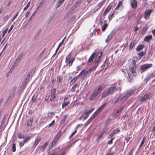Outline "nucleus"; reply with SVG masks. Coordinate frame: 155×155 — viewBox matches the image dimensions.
<instances>
[{
  "mask_svg": "<svg viewBox=\"0 0 155 155\" xmlns=\"http://www.w3.org/2000/svg\"><path fill=\"white\" fill-rule=\"evenodd\" d=\"M102 53L101 52H99L97 53L96 55L94 61V64L92 67L94 70L98 66L99 63L101 62L100 58L101 57Z\"/></svg>",
  "mask_w": 155,
  "mask_h": 155,
  "instance_id": "f257e3e1",
  "label": "nucleus"
},
{
  "mask_svg": "<svg viewBox=\"0 0 155 155\" xmlns=\"http://www.w3.org/2000/svg\"><path fill=\"white\" fill-rule=\"evenodd\" d=\"M116 88L115 87H109L106 91L104 92L102 95L101 97L104 98L108 95L112 94L114 91H115Z\"/></svg>",
  "mask_w": 155,
  "mask_h": 155,
  "instance_id": "f03ea898",
  "label": "nucleus"
},
{
  "mask_svg": "<svg viewBox=\"0 0 155 155\" xmlns=\"http://www.w3.org/2000/svg\"><path fill=\"white\" fill-rule=\"evenodd\" d=\"M134 92L135 90L133 89H131L127 91L126 92L125 95L122 97L121 99L122 100H124L127 98L129 97L132 95Z\"/></svg>",
  "mask_w": 155,
  "mask_h": 155,
  "instance_id": "7ed1b4c3",
  "label": "nucleus"
},
{
  "mask_svg": "<svg viewBox=\"0 0 155 155\" xmlns=\"http://www.w3.org/2000/svg\"><path fill=\"white\" fill-rule=\"evenodd\" d=\"M152 66V64H145L142 65L140 68V71L141 73L146 71L148 68Z\"/></svg>",
  "mask_w": 155,
  "mask_h": 155,
  "instance_id": "20e7f679",
  "label": "nucleus"
},
{
  "mask_svg": "<svg viewBox=\"0 0 155 155\" xmlns=\"http://www.w3.org/2000/svg\"><path fill=\"white\" fill-rule=\"evenodd\" d=\"M61 132L60 131L56 135L51 143L53 144H54H54L57 142V141L59 139L61 136Z\"/></svg>",
  "mask_w": 155,
  "mask_h": 155,
  "instance_id": "39448f33",
  "label": "nucleus"
},
{
  "mask_svg": "<svg viewBox=\"0 0 155 155\" xmlns=\"http://www.w3.org/2000/svg\"><path fill=\"white\" fill-rule=\"evenodd\" d=\"M93 110V109H92L91 110H90L87 112H86L82 114V115L83 118V120H85L88 117L89 114L91 113Z\"/></svg>",
  "mask_w": 155,
  "mask_h": 155,
  "instance_id": "423d86ee",
  "label": "nucleus"
},
{
  "mask_svg": "<svg viewBox=\"0 0 155 155\" xmlns=\"http://www.w3.org/2000/svg\"><path fill=\"white\" fill-rule=\"evenodd\" d=\"M115 33L114 31H112L110 35L108 36L107 38L105 40V42L107 43L108 42L112 39V37L114 35Z\"/></svg>",
  "mask_w": 155,
  "mask_h": 155,
  "instance_id": "0eeeda50",
  "label": "nucleus"
},
{
  "mask_svg": "<svg viewBox=\"0 0 155 155\" xmlns=\"http://www.w3.org/2000/svg\"><path fill=\"white\" fill-rule=\"evenodd\" d=\"M97 93L95 91H94L93 93L90 97V101H92L95 99L96 97L98 95Z\"/></svg>",
  "mask_w": 155,
  "mask_h": 155,
  "instance_id": "6e6552de",
  "label": "nucleus"
},
{
  "mask_svg": "<svg viewBox=\"0 0 155 155\" xmlns=\"http://www.w3.org/2000/svg\"><path fill=\"white\" fill-rule=\"evenodd\" d=\"M130 4L132 8H137V2L136 0H130Z\"/></svg>",
  "mask_w": 155,
  "mask_h": 155,
  "instance_id": "1a4fd4ad",
  "label": "nucleus"
},
{
  "mask_svg": "<svg viewBox=\"0 0 155 155\" xmlns=\"http://www.w3.org/2000/svg\"><path fill=\"white\" fill-rule=\"evenodd\" d=\"M152 11V10L151 9H149L146 11L145 12V18L147 19L148 18V17L149 16Z\"/></svg>",
  "mask_w": 155,
  "mask_h": 155,
  "instance_id": "9d476101",
  "label": "nucleus"
},
{
  "mask_svg": "<svg viewBox=\"0 0 155 155\" xmlns=\"http://www.w3.org/2000/svg\"><path fill=\"white\" fill-rule=\"evenodd\" d=\"M45 0H41L37 6L36 9V10H37V11H38L40 10L42 5H44V3L45 2Z\"/></svg>",
  "mask_w": 155,
  "mask_h": 155,
  "instance_id": "9b49d317",
  "label": "nucleus"
},
{
  "mask_svg": "<svg viewBox=\"0 0 155 155\" xmlns=\"http://www.w3.org/2000/svg\"><path fill=\"white\" fill-rule=\"evenodd\" d=\"M136 69V67L135 65L134 67H131L130 68V72L134 76H135L136 75V72L135 71Z\"/></svg>",
  "mask_w": 155,
  "mask_h": 155,
  "instance_id": "f8f14e48",
  "label": "nucleus"
},
{
  "mask_svg": "<svg viewBox=\"0 0 155 155\" xmlns=\"http://www.w3.org/2000/svg\"><path fill=\"white\" fill-rule=\"evenodd\" d=\"M97 54L95 52H94L89 58L88 60V63L92 62L93 59L96 55Z\"/></svg>",
  "mask_w": 155,
  "mask_h": 155,
  "instance_id": "ddd939ff",
  "label": "nucleus"
},
{
  "mask_svg": "<svg viewBox=\"0 0 155 155\" xmlns=\"http://www.w3.org/2000/svg\"><path fill=\"white\" fill-rule=\"evenodd\" d=\"M105 130H103L101 131V132L100 134L98 135V137L97 138V141H98L102 137V136L104 135V134L105 133Z\"/></svg>",
  "mask_w": 155,
  "mask_h": 155,
  "instance_id": "4468645a",
  "label": "nucleus"
},
{
  "mask_svg": "<svg viewBox=\"0 0 155 155\" xmlns=\"http://www.w3.org/2000/svg\"><path fill=\"white\" fill-rule=\"evenodd\" d=\"M48 142L47 141L43 145H42L41 147V152H43L44 151L46 147L48 144Z\"/></svg>",
  "mask_w": 155,
  "mask_h": 155,
  "instance_id": "2eb2a0df",
  "label": "nucleus"
},
{
  "mask_svg": "<svg viewBox=\"0 0 155 155\" xmlns=\"http://www.w3.org/2000/svg\"><path fill=\"white\" fill-rule=\"evenodd\" d=\"M135 42V41H133L131 42L130 44V47L129 51H131L133 47L136 44Z\"/></svg>",
  "mask_w": 155,
  "mask_h": 155,
  "instance_id": "dca6fc26",
  "label": "nucleus"
},
{
  "mask_svg": "<svg viewBox=\"0 0 155 155\" xmlns=\"http://www.w3.org/2000/svg\"><path fill=\"white\" fill-rule=\"evenodd\" d=\"M148 28V25H146L145 26L143 27L141 33L143 35L146 33V32Z\"/></svg>",
  "mask_w": 155,
  "mask_h": 155,
  "instance_id": "f3484780",
  "label": "nucleus"
},
{
  "mask_svg": "<svg viewBox=\"0 0 155 155\" xmlns=\"http://www.w3.org/2000/svg\"><path fill=\"white\" fill-rule=\"evenodd\" d=\"M111 8V7L110 6H108L105 9L104 13L103 15L104 16L107 13L110 11Z\"/></svg>",
  "mask_w": 155,
  "mask_h": 155,
  "instance_id": "a211bd4d",
  "label": "nucleus"
},
{
  "mask_svg": "<svg viewBox=\"0 0 155 155\" xmlns=\"http://www.w3.org/2000/svg\"><path fill=\"white\" fill-rule=\"evenodd\" d=\"M103 89V87L101 86H99L98 87L97 89H95L94 91H95L98 94L99 93L101 92Z\"/></svg>",
  "mask_w": 155,
  "mask_h": 155,
  "instance_id": "6ab92c4d",
  "label": "nucleus"
},
{
  "mask_svg": "<svg viewBox=\"0 0 155 155\" xmlns=\"http://www.w3.org/2000/svg\"><path fill=\"white\" fill-rule=\"evenodd\" d=\"M107 104L106 102L104 103L103 105H101L97 109L98 112H100L107 105Z\"/></svg>",
  "mask_w": 155,
  "mask_h": 155,
  "instance_id": "aec40b11",
  "label": "nucleus"
},
{
  "mask_svg": "<svg viewBox=\"0 0 155 155\" xmlns=\"http://www.w3.org/2000/svg\"><path fill=\"white\" fill-rule=\"evenodd\" d=\"M23 55V52H22L20 54V55L18 56L17 59L16 60V61L17 63H18L22 58Z\"/></svg>",
  "mask_w": 155,
  "mask_h": 155,
  "instance_id": "412c9836",
  "label": "nucleus"
},
{
  "mask_svg": "<svg viewBox=\"0 0 155 155\" xmlns=\"http://www.w3.org/2000/svg\"><path fill=\"white\" fill-rule=\"evenodd\" d=\"M144 45H139L136 49V50L137 51H139L140 50H142L144 48Z\"/></svg>",
  "mask_w": 155,
  "mask_h": 155,
  "instance_id": "4be33fe9",
  "label": "nucleus"
},
{
  "mask_svg": "<svg viewBox=\"0 0 155 155\" xmlns=\"http://www.w3.org/2000/svg\"><path fill=\"white\" fill-rule=\"evenodd\" d=\"M152 38V36L151 35H149L148 36H147L144 39V41H145L148 42L150 39Z\"/></svg>",
  "mask_w": 155,
  "mask_h": 155,
  "instance_id": "5701e85b",
  "label": "nucleus"
},
{
  "mask_svg": "<svg viewBox=\"0 0 155 155\" xmlns=\"http://www.w3.org/2000/svg\"><path fill=\"white\" fill-rule=\"evenodd\" d=\"M32 122H33V119H29L28 120V121L27 122V126H31L32 124Z\"/></svg>",
  "mask_w": 155,
  "mask_h": 155,
  "instance_id": "b1692460",
  "label": "nucleus"
},
{
  "mask_svg": "<svg viewBox=\"0 0 155 155\" xmlns=\"http://www.w3.org/2000/svg\"><path fill=\"white\" fill-rule=\"evenodd\" d=\"M124 109L123 107H122L120 109L117 110L116 112V114H115L114 116H118L120 114V112Z\"/></svg>",
  "mask_w": 155,
  "mask_h": 155,
  "instance_id": "393cba45",
  "label": "nucleus"
},
{
  "mask_svg": "<svg viewBox=\"0 0 155 155\" xmlns=\"http://www.w3.org/2000/svg\"><path fill=\"white\" fill-rule=\"evenodd\" d=\"M104 2L105 1L104 0L102 1L99 3L97 5V6H98V8H97L95 11H94V12H95L97 10L100 8L104 4Z\"/></svg>",
  "mask_w": 155,
  "mask_h": 155,
  "instance_id": "a878e982",
  "label": "nucleus"
},
{
  "mask_svg": "<svg viewBox=\"0 0 155 155\" xmlns=\"http://www.w3.org/2000/svg\"><path fill=\"white\" fill-rule=\"evenodd\" d=\"M153 74H150L147 77L144 79V81H149L151 78L153 77Z\"/></svg>",
  "mask_w": 155,
  "mask_h": 155,
  "instance_id": "bb28decb",
  "label": "nucleus"
},
{
  "mask_svg": "<svg viewBox=\"0 0 155 155\" xmlns=\"http://www.w3.org/2000/svg\"><path fill=\"white\" fill-rule=\"evenodd\" d=\"M108 25L107 23H104L102 27V30L103 31H104L106 30L107 27L108 26Z\"/></svg>",
  "mask_w": 155,
  "mask_h": 155,
  "instance_id": "cd10ccee",
  "label": "nucleus"
},
{
  "mask_svg": "<svg viewBox=\"0 0 155 155\" xmlns=\"http://www.w3.org/2000/svg\"><path fill=\"white\" fill-rule=\"evenodd\" d=\"M58 2L57 3V7H56V8L59 7L62 4V3L64 1V0H58Z\"/></svg>",
  "mask_w": 155,
  "mask_h": 155,
  "instance_id": "c85d7f7f",
  "label": "nucleus"
},
{
  "mask_svg": "<svg viewBox=\"0 0 155 155\" xmlns=\"http://www.w3.org/2000/svg\"><path fill=\"white\" fill-rule=\"evenodd\" d=\"M75 9L73 7H72L67 13V15H68L69 14H70L72 13Z\"/></svg>",
  "mask_w": 155,
  "mask_h": 155,
  "instance_id": "c756f323",
  "label": "nucleus"
},
{
  "mask_svg": "<svg viewBox=\"0 0 155 155\" xmlns=\"http://www.w3.org/2000/svg\"><path fill=\"white\" fill-rule=\"evenodd\" d=\"M41 140V138H36L35 141V143L34 145L35 146H36L40 142Z\"/></svg>",
  "mask_w": 155,
  "mask_h": 155,
  "instance_id": "7c9ffc66",
  "label": "nucleus"
},
{
  "mask_svg": "<svg viewBox=\"0 0 155 155\" xmlns=\"http://www.w3.org/2000/svg\"><path fill=\"white\" fill-rule=\"evenodd\" d=\"M74 58H71L70 59L68 63L69 66H71L72 65V63L74 61Z\"/></svg>",
  "mask_w": 155,
  "mask_h": 155,
  "instance_id": "2f4dec72",
  "label": "nucleus"
},
{
  "mask_svg": "<svg viewBox=\"0 0 155 155\" xmlns=\"http://www.w3.org/2000/svg\"><path fill=\"white\" fill-rule=\"evenodd\" d=\"M57 149H56L55 151L51 155H58V153L57 151ZM65 152H64L62 153L61 154L59 155H65Z\"/></svg>",
  "mask_w": 155,
  "mask_h": 155,
  "instance_id": "473e14b6",
  "label": "nucleus"
},
{
  "mask_svg": "<svg viewBox=\"0 0 155 155\" xmlns=\"http://www.w3.org/2000/svg\"><path fill=\"white\" fill-rule=\"evenodd\" d=\"M5 122V119H3L2 120L1 124L0 126V131L2 130V127H3L4 124Z\"/></svg>",
  "mask_w": 155,
  "mask_h": 155,
  "instance_id": "72a5a7b5",
  "label": "nucleus"
},
{
  "mask_svg": "<svg viewBox=\"0 0 155 155\" xmlns=\"http://www.w3.org/2000/svg\"><path fill=\"white\" fill-rule=\"evenodd\" d=\"M148 96L147 95H144L141 99L140 101L141 102L144 101L147 99Z\"/></svg>",
  "mask_w": 155,
  "mask_h": 155,
  "instance_id": "f704fd0d",
  "label": "nucleus"
},
{
  "mask_svg": "<svg viewBox=\"0 0 155 155\" xmlns=\"http://www.w3.org/2000/svg\"><path fill=\"white\" fill-rule=\"evenodd\" d=\"M128 77H129V78H128V81L130 83L131 82H132V80H133V77L132 76V75L130 73H129L128 74Z\"/></svg>",
  "mask_w": 155,
  "mask_h": 155,
  "instance_id": "c9c22d12",
  "label": "nucleus"
},
{
  "mask_svg": "<svg viewBox=\"0 0 155 155\" xmlns=\"http://www.w3.org/2000/svg\"><path fill=\"white\" fill-rule=\"evenodd\" d=\"M70 103V102L69 101H68L67 102H65L64 101L62 104V107L63 109L64 107H65L66 106H68V104Z\"/></svg>",
  "mask_w": 155,
  "mask_h": 155,
  "instance_id": "e433bc0d",
  "label": "nucleus"
},
{
  "mask_svg": "<svg viewBox=\"0 0 155 155\" xmlns=\"http://www.w3.org/2000/svg\"><path fill=\"white\" fill-rule=\"evenodd\" d=\"M62 80V78L60 76H58L57 77V82H58L59 83H60Z\"/></svg>",
  "mask_w": 155,
  "mask_h": 155,
  "instance_id": "4c0bfd02",
  "label": "nucleus"
},
{
  "mask_svg": "<svg viewBox=\"0 0 155 155\" xmlns=\"http://www.w3.org/2000/svg\"><path fill=\"white\" fill-rule=\"evenodd\" d=\"M123 2V1H120L119 2L116 8L115 9L118 8H119L120 7V6H121V5H122V4H123L122 2Z\"/></svg>",
  "mask_w": 155,
  "mask_h": 155,
  "instance_id": "58836bf2",
  "label": "nucleus"
},
{
  "mask_svg": "<svg viewBox=\"0 0 155 155\" xmlns=\"http://www.w3.org/2000/svg\"><path fill=\"white\" fill-rule=\"evenodd\" d=\"M35 68H34L32 70L28 72V73L31 74V75H32V74H33L35 73Z\"/></svg>",
  "mask_w": 155,
  "mask_h": 155,
  "instance_id": "ea45409f",
  "label": "nucleus"
},
{
  "mask_svg": "<svg viewBox=\"0 0 155 155\" xmlns=\"http://www.w3.org/2000/svg\"><path fill=\"white\" fill-rule=\"evenodd\" d=\"M75 16L74 15L72 16L69 20L68 22L69 23H71L72 21H73L75 18Z\"/></svg>",
  "mask_w": 155,
  "mask_h": 155,
  "instance_id": "a19ab883",
  "label": "nucleus"
},
{
  "mask_svg": "<svg viewBox=\"0 0 155 155\" xmlns=\"http://www.w3.org/2000/svg\"><path fill=\"white\" fill-rule=\"evenodd\" d=\"M71 54L70 53L69 54H68V55L66 57V59H65V61L66 62H67L68 61L71 57Z\"/></svg>",
  "mask_w": 155,
  "mask_h": 155,
  "instance_id": "79ce46f5",
  "label": "nucleus"
},
{
  "mask_svg": "<svg viewBox=\"0 0 155 155\" xmlns=\"http://www.w3.org/2000/svg\"><path fill=\"white\" fill-rule=\"evenodd\" d=\"M55 98V95L51 94L50 100L51 101H54Z\"/></svg>",
  "mask_w": 155,
  "mask_h": 155,
  "instance_id": "37998d69",
  "label": "nucleus"
},
{
  "mask_svg": "<svg viewBox=\"0 0 155 155\" xmlns=\"http://www.w3.org/2000/svg\"><path fill=\"white\" fill-rule=\"evenodd\" d=\"M77 84H75L74 86L72 87L71 91L72 92H74L75 91V89L77 87Z\"/></svg>",
  "mask_w": 155,
  "mask_h": 155,
  "instance_id": "c03bdc74",
  "label": "nucleus"
},
{
  "mask_svg": "<svg viewBox=\"0 0 155 155\" xmlns=\"http://www.w3.org/2000/svg\"><path fill=\"white\" fill-rule=\"evenodd\" d=\"M82 1L83 0H78V1H76L75 3L78 5V6H79L81 4Z\"/></svg>",
  "mask_w": 155,
  "mask_h": 155,
  "instance_id": "a18cd8bd",
  "label": "nucleus"
},
{
  "mask_svg": "<svg viewBox=\"0 0 155 155\" xmlns=\"http://www.w3.org/2000/svg\"><path fill=\"white\" fill-rule=\"evenodd\" d=\"M37 99V97L35 96V95H34L33 96L32 100L31 102L32 103H34Z\"/></svg>",
  "mask_w": 155,
  "mask_h": 155,
  "instance_id": "49530a36",
  "label": "nucleus"
},
{
  "mask_svg": "<svg viewBox=\"0 0 155 155\" xmlns=\"http://www.w3.org/2000/svg\"><path fill=\"white\" fill-rule=\"evenodd\" d=\"M99 112H98V110H97L92 115V116L91 117H92L93 119L94 117H95L96 116H97Z\"/></svg>",
  "mask_w": 155,
  "mask_h": 155,
  "instance_id": "de8ad7c7",
  "label": "nucleus"
},
{
  "mask_svg": "<svg viewBox=\"0 0 155 155\" xmlns=\"http://www.w3.org/2000/svg\"><path fill=\"white\" fill-rule=\"evenodd\" d=\"M12 150L14 152H15L16 150V145L15 143L12 144Z\"/></svg>",
  "mask_w": 155,
  "mask_h": 155,
  "instance_id": "09e8293b",
  "label": "nucleus"
},
{
  "mask_svg": "<svg viewBox=\"0 0 155 155\" xmlns=\"http://www.w3.org/2000/svg\"><path fill=\"white\" fill-rule=\"evenodd\" d=\"M78 76H76L73 78V79L71 81V82L73 83H74L78 79Z\"/></svg>",
  "mask_w": 155,
  "mask_h": 155,
  "instance_id": "8fccbe9b",
  "label": "nucleus"
},
{
  "mask_svg": "<svg viewBox=\"0 0 155 155\" xmlns=\"http://www.w3.org/2000/svg\"><path fill=\"white\" fill-rule=\"evenodd\" d=\"M30 4V2H28V4H27V5H26V6L24 8V9H23L24 11H25L27 9H28V8Z\"/></svg>",
  "mask_w": 155,
  "mask_h": 155,
  "instance_id": "3c124183",
  "label": "nucleus"
},
{
  "mask_svg": "<svg viewBox=\"0 0 155 155\" xmlns=\"http://www.w3.org/2000/svg\"><path fill=\"white\" fill-rule=\"evenodd\" d=\"M92 119L93 118H92V117H91L89 119V120L87 121V122L85 123V125L86 126L87 125L89 124V123L92 120Z\"/></svg>",
  "mask_w": 155,
  "mask_h": 155,
  "instance_id": "603ef678",
  "label": "nucleus"
},
{
  "mask_svg": "<svg viewBox=\"0 0 155 155\" xmlns=\"http://www.w3.org/2000/svg\"><path fill=\"white\" fill-rule=\"evenodd\" d=\"M113 131L115 134L117 133H118L120 131V130L119 128H117L115 130H114Z\"/></svg>",
  "mask_w": 155,
  "mask_h": 155,
  "instance_id": "864d4df0",
  "label": "nucleus"
},
{
  "mask_svg": "<svg viewBox=\"0 0 155 155\" xmlns=\"http://www.w3.org/2000/svg\"><path fill=\"white\" fill-rule=\"evenodd\" d=\"M18 137L20 139L24 138V135L21 133H20L18 134Z\"/></svg>",
  "mask_w": 155,
  "mask_h": 155,
  "instance_id": "5fc2aeb1",
  "label": "nucleus"
},
{
  "mask_svg": "<svg viewBox=\"0 0 155 155\" xmlns=\"http://www.w3.org/2000/svg\"><path fill=\"white\" fill-rule=\"evenodd\" d=\"M31 138V137H30L27 136L26 138H25L24 140L26 142H27L28 140H30Z\"/></svg>",
  "mask_w": 155,
  "mask_h": 155,
  "instance_id": "6e6d98bb",
  "label": "nucleus"
},
{
  "mask_svg": "<svg viewBox=\"0 0 155 155\" xmlns=\"http://www.w3.org/2000/svg\"><path fill=\"white\" fill-rule=\"evenodd\" d=\"M144 139H145V137L143 138L142 140L141 141V143H140V147H141L143 145V144L144 143V142H145Z\"/></svg>",
  "mask_w": 155,
  "mask_h": 155,
  "instance_id": "4d7b16f0",
  "label": "nucleus"
},
{
  "mask_svg": "<svg viewBox=\"0 0 155 155\" xmlns=\"http://www.w3.org/2000/svg\"><path fill=\"white\" fill-rule=\"evenodd\" d=\"M145 53L143 51H141L138 53V55L140 56H143L145 54Z\"/></svg>",
  "mask_w": 155,
  "mask_h": 155,
  "instance_id": "13d9d810",
  "label": "nucleus"
},
{
  "mask_svg": "<svg viewBox=\"0 0 155 155\" xmlns=\"http://www.w3.org/2000/svg\"><path fill=\"white\" fill-rule=\"evenodd\" d=\"M56 91L55 88H53L51 90V94L55 95V93Z\"/></svg>",
  "mask_w": 155,
  "mask_h": 155,
  "instance_id": "bf43d9fd",
  "label": "nucleus"
},
{
  "mask_svg": "<svg viewBox=\"0 0 155 155\" xmlns=\"http://www.w3.org/2000/svg\"><path fill=\"white\" fill-rule=\"evenodd\" d=\"M135 58H134V59H133V61H132V63L134 64V65H135V64H136V61L137 60H138V59L137 58H136V60H135Z\"/></svg>",
  "mask_w": 155,
  "mask_h": 155,
  "instance_id": "052dcab7",
  "label": "nucleus"
},
{
  "mask_svg": "<svg viewBox=\"0 0 155 155\" xmlns=\"http://www.w3.org/2000/svg\"><path fill=\"white\" fill-rule=\"evenodd\" d=\"M113 15V13L111 14L108 17V18L110 21L112 19V17Z\"/></svg>",
  "mask_w": 155,
  "mask_h": 155,
  "instance_id": "680f3d73",
  "label": "nucleus"
},
{
  "mask_svg": "<svg viewBox=\"0 0 155 155\" xmlns=\"http://www.w3.org/2000/svg\"><path fill=\"white\" fill-rule=\"evenodd\" d=\"M114 139V137L112 138L108 142V144H111L113 142V140Z\"/></svg>",
  "mask_w": 155,
  "mask_h": 155,
  "instance_id": "e2e57ef3",
  "label": "nucleus"
},
{
  "mask_svg": "<svg viewBox=\"0 0 155 155\" xmlns=\"http://www.w3.org/2000/svg\"><path fill=\"white\" fill-rule=\"evenodd\" d=\"M94 69L92 67H91L88 70V71L89 73H90L91 72L93 71L94 70Z\"/></svg>",
  "mask_w": 155,
  "mask_h": 155,
  "instance_id": "0e129e2a",
  "label": "nucleus"
},
{
  "mask_svg": "<svg viewBox=\"0 0 155 155\" xmlns=\"http://www.w3.org/2000/svg\"><path fill=\"white\" fill-rule=\"evenodd\" d=\"M84 70H82L81 71V72H80V73L77 76H78V77H80L82 75V74L84 73Z\"/></svg>",
  "mask_w": 155,
  "mask_h": 155,
  "instance_id": "69168bd1",
  "label": "nucleus"
},
{
  "mask_svg": "<svg viewBox=\"0 0 155 155\" xmlns=\"http://www.w3.org/2000/svg\"><path fill=\"white\" fill-rule=\"evenodd\" d=\"M25 143V142L24 140H23L22 141H21L20 143V147H22L23 146Z\"/></svg>",
  "mask_w": 155,
  "mask_h": 155,
  "instance_id": "338daca9",
  "label": "nucleus"
},
{
  "mask_svg": "<svg viewBox=\"0 0 155 155\" xmlns=\"http://www.w3.org/2000/svg\"><path fill=\"white\" fill-rule=\"evenodd\" d=\"M54 120H53L51 122V124H50L48 126V128H50V127H51L52 125L54 124Z\"/></svg>",
  "mask_w": 155,
  "mask_h": 155,
  "instance_id": "774afa93",
  "label": "nucleus"
}]
</instances>
